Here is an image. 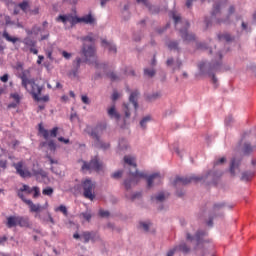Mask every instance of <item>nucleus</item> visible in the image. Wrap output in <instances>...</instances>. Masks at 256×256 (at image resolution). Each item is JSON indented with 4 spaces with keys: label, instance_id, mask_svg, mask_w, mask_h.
<instances>
[{
    "label": "nucleus",
    "instance_id": "1",
    "mask_svg": "<svg viewBox=\"0 0 256 256\" xmlns=\"http://www.w3.org/2000/svg\"><path fill=\"white\" fill-rule=\"evenodd\" d=\"M80 41H82V46L80 50V55L84 57H76L74 63V69H81V63H86V65H93L95 69H97V58L91 59L95 57V53L97 48L95 47V37H93V33L89 32L88 35L80 37Z\"/></svg>",
    "mask_w": 256,
    "mask_h": 256
},
{
    "label": "nucleus",
    "instance_id": "2",
    "mask_svg": "<svg viewBox=\"0 0 256 256\" xmlns=\"http://www.w3.org/2000/svg\"><path fill=\"white\" fill-rule=\"evenodd\" d=\"M73 13H67V14H59L56 17L57 23H63V25H67V23H70V26H68L65 29H73L76 25L84 24V25H95L96 18L93 16V13L89 12L88 14H85L83 16H79L77 14V7L72 8Z\"/></svg>",
    "mask_w": 256,
    "mask_h": 256
},
{
    "label": "nucleus",
    "instance_id": "3",
    "mask_svg": "<svg viewBox=\"0 0 256 256\" xmlns=\"http://www.w3.org/2000/svg\"><path fill=\"white\" fill-rule=\"evenodd\" d=\"M38 137H43L45 141H42L38 145V149H43L44 147H48L49 151L55 153L59 148L57 145V141L55 138L59 135V126H54L52 129H47L43 125V122H40L37 125Z\"/></svg>",
    "mask_w": 256,
    "mask_h": 256
},
{
    "label": "nucleus",
    "instance_id": "4",
    "mask_svg": "<svg viewBox=\"0 0 256 256\" xmlns=\"http://www.w3.org/2000/svg\"><path fill=\"white\" fill-rule=\"evenodd\" d=\"M221 175H223V173L219 171L213 172V170H209L205 175H201V176H190V177L177 176L174 180V185L175 187H177L178 183H181V185H189V183H199V181H207L209 177H212V183L214 185H217V181L221 179Z\"/></svg>",
    "mask_w": 256,
    "mask_h": 256
},
{
    "label": "nucleus",
    "instance_id": "5",
    "mask_svg": "<svg viewBox=\"0 0 256 256\" xmlns=\"http://www.w3.org/2000/svg\"><path fill=\"white\" fill-rule=\"evenodd\" d=\"M130 177V179L124 180V187L126 191H129V189H131V183H133V181L139 183L140 179H146L147 189H151V187H153V181H155V179H161V174L156 172L151 174L150 176H147V174L139 172V170H136L135 172H130Z\"/></svg>",
    "mask_w": 256,
    "mask_h": 256
},
{
    "label": "nucleus",
    "instance_id": "6",
    "mask_svg": "<svg viewBox=\"0 0 256 256\" xmlns=\"http://www.w3.org/2000/svg\"><path fill=\"white\" fill-rule=\"evenodd\" d=\"M93 187H95V184H93V180H91V178H86L84 181H82L81 184L74 185L73 190L75 193H81V191H83V197H85V199H90V201H93V199L97 197V194L93 192Z\"/></svg>",
    "mask_w": 256,
    "mask_h": 256
},
{
    "label": "nucleus",
    "instance_id": "7",
    "mask_svg": "<svg viewBox=\"0 0 256 256\" xmlns=\"http://www.w3.org/2000/svg\"><path fill=\"white\" fill-rule=\"evenodd\" d=\"M97 77H106V79H109L111 83H115L117 81H121V74H118L117 72L113 70H109V64L107 63H97Z\"/></svg>",
    "mask_w": 256,
    "mask_h": 256
},
{
    "label": "nucleus",
    "instance_id": "8",
    "mask_svg": "<svg viewBox=\"0 0 256 256\" xmlns=\"http://www.w3.org/2000/svg\"><path fill=\"white\" fill-rule=\"evenodd\" d=\"M219 61H212L208 64V70L207 75L208 77H211L212 83L215 87H218L219 83L217 80V77L215 76V73H221V59H223V54L221 52H218Z\"/></svg>",
    "mask_w": 256,
    "mask_h": 256
},
{
    "label": "nucleus",
    "instance_id": "9",
    "mask_svg": "<svg viewBox=\"0 0 256 256\" xmlns=\"http://www.w3.org/2000/svg\"><path fill=\"white\" fill-rule=\"evenodd\" d=\"M205 237H207V232L205 230H197L195 235H191V233H186V240L190 241V243H193L194 240H196V245L194 249L196 251H199L201 247H203V244L207 243V240H205Z\"/></svg>",
    "mask_w": 256,
    "mask_h": 256
},
{
    "label": "nucleus",
    "instance_id": "10",
    "mask_svg": "<svg viewBox=\"0 0 256 256\" xmlns=\"http://www.w3.org/2000/svg\"><path fill=\"white\" fill-rule=\"evenodd\" d=\"M227 204L225 202H218L215 203L209 213V219L207 221L208 227H212L213 225V219H217V217H223V209Z\"/></svg>",
    "mask_w": 256,
    "mask_h": 256
},
{
    "label": "nucleus",
    "instance_id": "11",
    "mask_svg": "<svg viewBox=\"0 0 256 256\" xmlns=\"http://www.w3.org/2000/svg\"><path fill=\"white\" fill-rule=\"evenodd\" d=\"M189 27H191V23H189V20H185L183 28L179 30L181 38L187 43H191V41H196L197 39L194 33L188 32Z\"/></svg>",
    "mask_w": 256,
    "mask_h": 256
},
{
    "label": "nucleus",
    "instance_id": "12",
    "mask_svg": "<svg viewBox=\"0 0 256 256\" xmlns=\"http://www.w3.org/2000/svg\"><path fill=\"white\" fill-rule=\"evenodd\" d=\"M13 167L16 170V175H20L22 179L33 177V174L29 171V168L25 167V163H23V161L13 163Z\"/></svg>",
    "mask_w": 256,
    "mask_h": 256
},
{
    "label": "nucleus",
    "instance_id": "13",
    "mask_svg": "<svg viewBox=\"0 0 256 256\" xmlns=\"http://www.w3.org/2000/svg\"><path fill=\"white\" fill-rule=\"evenodd\" d=\"M83 133L84 135H88V137H91V139L94 140L92 142V147H94V149H97V125L87 124L83 130Z\"/></svg>",
    "mask_w": 256,
    "mask_h": 256
},
{
    "label": "nucleus",
    "instance_id": "14",
    "mask_svg": "<svg viewBox=\"0 0 256 256\" xmlns=\"http://www.w3.org/2000/svg\"><path fill=\"white\" fill-rule=\"evenodd\" d=\"M82 162L81 171L83 173H85V171H97V155H95L89 162L85 160H82Z\"/></svg>",
    "mask_w": 256,
    "mask_h": 256
},
{
    "label": "nucleus",
    "instance_id": "15",
    "mask_svg": "<svg viewBox=\"0 0 256 256\" xmlns=\"http://www.w3.org/2000/svg\"><path fill=\"white\" fill-rule=\"evenodd\" d=\"M235 13V6L231 5L228 9V14L225 18H216L215 24L216 25H229L231 24V16Z\"/></svg>",
    "mask_w": 256,
    "mask_h": 256
},
{
    "label": "nucleus",
    "instance_id": "16",
    "mask_svg": "<svg viewBox=\"0 0 256 256\" xmlns=\"http://www.w3.org/2000/svg\"><path fill=\"white\" fill-rule=\"evenodd\" d=\"M169 251H172L173 255H175V253H183V255H189V253H191V246H189L185 242H182V243L174 246Z\"/></svg>",
    "mask_w": 256,
    "mask_h": 256
},
{
    "label": "nucleus",
    "instance_id": "17",
    "mask_svg": "<svg viewBox=\"0 0 256 256\" xmlns=\"http://www.w3.org/2000/svg\"><path fill=\"white\" fill-rule=\"evenodd\" d=\"M23 193H26V195H31V193H33V187L30 188L29 185L27 184H22V188H20L18 191H17V196L19 197V199H21V201L23 203H25L26 201H30L31 199H27L25 197V194Z\"/></svg>",
    "mask_w": 256,
    "mask_h": 256
},
{
    "label": "nucleus",
    "instance_id": "18",
    "mask_svg": "<svg viewBox=\"0 0 256 256\" xmlns=\"http://www.w3.org/2000/svg\"><path fill=\"white\" fill-rule=\"evenodd\" d=\"M101 48L108 51V53H113V55L117 54V45L113 41L101 39Z\"/></svg>",
    "mask_w": 256,
    "mask_h": 256
},
{
    "label": "nucleus",
    "instance_id": "19",
    "mask_svg": "<svg viewBox=\"0 0 256 256\" xmlns=\"http://www.w3.org/2000/svg\"><path fill=\"white\" fill-rule=\"evenodd\" d=\"M35 219H39L41 223H51L52 225H55V218L51 215V212L47 211L46 213H40L34 215Z\"/></svg>",
    "mask_w": 256,
    "mask_h": 256
},
{
    "label": "nucleus",
    "instance_id": "20",
    "mask_svg": "<svg viewBox=\"0 0 256 256\" xmlns=\"http://www.w3.org/2000/svg\"><path fill=\"white\" fill-rule=\"evenodd\" d=\"M26 47H30L29 51L30 53H33V55H39V49L35 48L37 47V42L29 37L24 38L22 41Z\"/></svg>",
    "mask_w": 256,
    "mask_h": 256
},
{
    "label": "nucleus",
    "instance_id": "21",
    "mask_svg": "<svg viewBox=\"0 0 256 256\" xmlns=\"http://www.w3.org/2000/svg\"><path fill=\"white\" fill-rule=\"evenodd\" d=\"M26 47H30L29 51L30 53H33V55H39V49L35 48L37 47V42L29 37L24 38L22 41Z\"/></svg>",
    "mask_w": 256,
    "mask_h": 256
},
{
    "label": "nucleus",
    "instance_id": "22",
    "mask_svg": "<svg viewBox=\"0 0 256 256\" xmlns=\"http://www.w3.org/2000/svg\"><path fill=\"white\" fill-rule=\"evenodd\" d=\"M19 215H9L6 217L5 225L8 229L19 227Z\"/></svg>",
    "mask_w": 256,
    "mask_h": 256
},
{
    "label": "nucleus",
    "instance_id": "23",
    "mask_svg": "<svg viewBox=\"0 0 256 256\" xmlns=\"http://www.w3.org/2000/svg\"><path fill=\"white\" fill-rule=\"evenodd\" d=\"M10 99H13V102H10L8 105H7V109H17V106L18 105H21V95H19V93L17 92H14V93H11L10 94Z\"/></svg>",
    "mask_w": 256,
    "mask_h": 256
},
{
    "label": "nucleus",
    "instance_id": "24",
    "mask_svg": "<svg viewBox=\"0 0 256 256\" xmlns=\"http://www.w3.org/2000/svg\"><path fill=\"white\" fill-rule=\"evenodd\" d=\"M18 227L22 229H33V222H31L29 216H19Z\"/></svg>",
    "mask_w": 256,
    "mask_h": 256
},
{
    "label": "nucleus",
    "instance_id": "25",
    "mask_svg": "<svg viewBox=\"0 0 256 256\" xmlns=\"http://www.w3.org/2000/svg\"><path fill=\"white\" fill-rule=\"evenodd\" d=\"M26 205H28L29 209H30V213H35V215H40L41 211H43L41 209V204L37 203H33V200H26V202H24Z\"/></svg>",
    "mask_w": 256,
    "mask_h": 256
},
{
    "label": "nucleus",
    "instance_id": "26",
    "mask_svg": "<svg viewBox=\"0 0 256 256\" xmlns=\"http://www.w3.org/2000/svg\"><path fill=\"white\" fill-rule=\"evenodd\" d=\"M139 90H134L130 93L129 96V103L133 104V107L135 109V111H137V109H139Z\"/></svg>",
    "mask_w": 256,
    "mask_h": 256
},
{
    "label": "nucleus",
    "instance_id": "27",
    "mask_svg": "<svg viewBox=\"0 0 256 256\" xmlns=\"http://www.w3.org/2000/svg\"><path fill=\"white\" fill-rule=\"evenodd\" d=\"M2 37L6 41H8V43H12L13 45H15V43H21V38H19L17 36H11V34H9V32H7V29H5L2 32Z\"/></svg>",
    "mask_w": 256,
    "mask_h": 256
},
{
    "label": "nucleus",
    "instance_id": "28",
    "mask_svg": "<svg viewBox=\"0 0 256 256\" xmlns=\"http://www.w3.org/2000/svg\"><path fill=\"white\" fill-rule=\"evenodd\" d=\"M221 7H223V1H221V0L214 1L212 11H211L212 18H215V17H217V15L221 14Z\"/></svg>",
    "mask_w": 256,
    "mask_h": 256
},
{
    "label": "nucleus",
    "instance_id": "29",
    "mask_svg": "<svg viewBox=\"0 0 256 256\" xmlns=\"http://www.w3.org/2000/svg\"><path fill=\"white\" fill-rule=\"evenodd\" d=\"M107 114L110 117V119H115L116 121H119V119H121V114L117 112L115 104H113L110 108L107 109Z\"/></svg>",
    "mask_w": 256,
    "mask_h": 256
},
{
    "label": "nucleus",
    "instance_id": "30",
    "mask_svg": "<svg viewBox=\"0 0 256 256\" xmlns=\"http://www.w3.org/2000/svg\"><path fill=\"white\" fill-rule=\"evenodd\" d=\"M219 41H226V43H231V41H235V36H231L229 33H219L217 35Z\"/></svg>",
    "mask_w": 256,
    "mask_h": 256
},
{
    "label": "nucleus",
    "instance_id": "31",
    "mask_svg": "<svg viewBox=\"0 0 256 256\" xmlns=\"http://www.w3.org/2000/svg\"><path fill=\"white\" fill-rule=\"evenodd\" d=\"M32 99H34L36 103H49V101H51L49 94L34 96Z\"/></svg>",
    "mask_w": 256,
    "mask_h": 256
},
{
    "label": "nucleus",
    "instance_id": "32",
    "mask_svg": "<svg viewBox=\"0 0 256 256\" xmlns=\"http://www.w3.org/2000/svg\"><path fill=\"white\" fill-rule=\"evenodd\" d=\"M167 47L168 49H170V51H177L178 53H181V48L179 47V41L177 40H171L170 42H168Z\"/></svg>",
    "mask_w": 256,
    "mask_h": 256
},
{
    "label": "nucleus",
    "instance_id": "33",
    "mask_svg": "<svg viewBox=\"0 0 256 256\" xmlns=\"http://www.w3.org/2000/svg\"><path fill=\"white\" fill-rule=\"evenodd\" d=\"M41 31H43L41 26H37L36 24L33 25L31 29H26L25 30L27 35H35V36L39 35V33H41Z\"/></svg>",
    "mask_w": 256,
    "mask_h": 256
},
{
    "label": "nucleus",
    "instance_id": "34",
    "mask_svg": "<svg viewBox=\"0 0 256 256\" xmlns=\"http://www.w3.org/2000/svg\"><path fill=\"white\" fill-rule=\"evenodd\" d=\"M32 173H33L34 177H38V175H40L42 177V179H49V174L45 170H43V168H40L38 170L33 168Z\"/></svg>",
    "mask_w": 256,
    "mask_h": 256
},
{
    "label": "nucleus",
    "instance_id": "35",
    "mask_svg": "<svg viewBox=\"0 0 256 256\" xmlns=\"http://www.w3.org/2000/svg\"><path fill=\"white\" fill-rule=\"evenodd\" d=\"M37 91H35V88H32L30 91V95L33 97H37L39 95H42L43 90L45 89V85H36Z\"/></svg>",
    "mask_w": 256,
    "mask_h": 256
},
{
    "label": "nucleus",
    "instance_id": "36",
    "mask_svg": "<svg viewBox=\"0 0 256 256\" xmlns=\"http://www.w3.org/2000/svg\"><path fill=\"white\" fill-rule=\"evenodd\" d=\"M19 9L23 11V13H27L29 9H31V4L29 3V0H23L22 2L18 3Z\"/></svg>",
    "mask_w": 256,
    "mask_h": 256
},
{
    "label": "nucleus",
    "instance_id": "37",
    "mask_svg": "<svg viewBox=\"0 0 256 256\" xmlns=\"http://www.w3.org/2000/svg\"><path fill=\"white\" fill-rule=\"evenodd\" d=\"M111 144L108 142L102 141L99 137L97 138V148L101 149L102 151H107V149H110Z\"/></svg>",
    "mask_w": 256,
    "mask_h": 256
},
{
    "label": "nucleus",
    "instance_id": "38",
    "mask_svg": "<svg viewBox=\"0 0 256 256\" xmlns=\"http://www.w3.org/2000/svg\"><path fill=\"white\" fill-rule=\"evenodd\" d=\"M27 73H31V70H25L22 72V75L20 76V78L22 79V87H24V89H27V85H29V78H27Z\"/></svg>",
    "mask_w": 256,
    "mask_h": 256
},
{
    "label": "nucleus",
    "instance_id": "39",
    "mask_svg": "<svg viewBox=\"0 0 256 256\" xmlns=\"http://www.w3.org/2000/svg\"><path fill=\"white\" fill-rule=\"evenodd\" d=\"M54 211L56 213H63L65 215V217H67L69 215V209L67 208V206L65 204H60L59 206H57Z\"/></svg>",
    "mask_w": 256,
    "mask_h": 256
},
{
    "label": "nucleus",
    "instance_id": "40",
    "mask_svg": "<svg viewBox=\"0 0 256 256\" xmlns=\"http://www.w3.org/2000/svg\"><path fill=\"white\" fill-rule=\"evenodd\" d=\"M255 177V172L245 171L242 173L241 181H251Z\"/></svg>",
    "mask_w": 256,
    "mask_h": 256
},
{
    "label": "nucleus",
    "instance_id": "41",
    "mask_svg": "<svg viewBox=\"0 0 256 256\" xmlns=\"http://www.w3.org/2000/svg\"><path fill=\"white\" fill-rule=\"evenodd\" d=\"M237 167H239V161L237 162V159L232 158L229 169V172L232 175V177H235V169H237Z\"/></svg>",
    "mask_w": 256,
    "mask_h": 256
},
{
    "label": "nucleus",
    "instance_id": "42",
    "mask_svg": "<svg viewBox=\"0 0 256 256\" xmlns=\"http://www.w3.org/2000/svg\"><path fill=\"white\" fill-rule=\"evenodd\" d=\"M152 118L151 116H145L140 120V127L141 129H143V131H145V129H147V123H151Z\"/></svg>",
    "mask_w": 256,
    "mask_h": 256
},
{
    "label": "nucleus",
    "instance_id": "43",
    "mask_svg": "<svg viewBox=\"0 0 256 256\" xmlns=\"http://www.w3.org/2000/svg\"><path fill=\"white\" fill-rule=\"evenodd\" d=\"M146 7L152 15H159L161 11V8H159L158 6L152 5L151 3H149Z\"/></svg>",
    "mask_w": 256,
    "mask_h": 256
},
{
    "label": "nucleus",
    "instance_id": "44",
    "mask_svg": "<svg viewBox=\"0 0 256 256\" xmlns=\"http://www.w3.org/2000/svg\"><path fill=\"white\" fill-rule=\"evenodd\" d=\"M151 201H157L159 203H163V201H165V193L160 192L157 195L151 196Z\"/></svg>",
    "mask_w": 256,
    "mask_h": 256
},
{
    "label": "nucleus",
    "instance_id": "45",
    "mask_svg": "<svg viewBox=\"0 0 256 256\" xmlns=\"http://www.w3.org/2000/svg\"><path fill=\"white\" fill-rule=\"evenodd\" d=\"M161 97V92H154L152 94H148L146 96V101H157V99H159Z\"/></svg>",
    "mask_w": 256,
    "mask_h": 256
},
{
    "label": "nucleus",
    "instance_id": "46",
    "mask_svg": "<svg viewBox=\"0 0 256 256\" xmlns=\"http://www.w3.org/2000/svg\"><path fill=\"white\" fill-rule=\"evenodd\" d=\"M82 237L84 239V243H89V241H95V237H93V235H91V232L89 231L83 232Z\"/></svg>",
    "mask_w": 256,
    "mask_h": 256
},
{
    "label": "nucleus",
    "instance_id": "47",
    "mask_svg": "<svg viewBox=\"0 0 256 256\" xmlns=\"http://www.w3.org/2000/svg\"><path fill=\"white\" fill-rule=\"evenodd\" d=\"M53 193H55V189L51 186H47L42 190V195H46L47 197H52Z\"/></svg>",
    "mask_w": 256,
    "mask_h": 256
},
{
    "label": "nucleus",
    "instance_id": "48",
    "mask_svg": "<svg viewBox=\"0 0 256 256\" xmlns=\"http://www.w3.org/2000/svg\"><path fill=\"white\" fill-rule=\"evenodd\" d=\"M128 147H129V144H127V140H125L124 138L119 140L118 149H120V151H125L128 149Z\"/></svg>",
    "mask_w": 256,
    "mask_h": 256
},
{
    "label": "nucleus",
    "instance_id": "49",
    "mask_svg": "<svg viewBox=\"0 0 256 256\" xmlns=\"http://www.w3.org/2000/svg\"><path fill=\"white\" fill-rule=\"evenodd\" d=\"M32 193L33 199H39V197H41V188H39V186H33Z\"/></svg>",
    "mask_w": 256,
    "mask_h": 256
},
{
    "label": "nucleus",
    "instance_id": "50",
    "mask_svg": "<svg viewBox=\"0 0 256 256\" xmlns=\"http://www.w3.org/2000/svg\"><path fill=\"white\" fill-rule=\"evenodd\" d=\"M46 57L47 59H50L51 61H55V58L53 57V45L51 44L46 50Z\"/></svg>",
    "mask_w": 256,
    "mask_h": 256
},
{
    "label": "nucleus",
    "instance_id": "51",
    "mask_svg": "<svg viewBox=\"0 0 256 256\" xmlns=\"http://www.w3.org/2000/svg\"><path fill=\"white\" fill-rule=\"evenodd\" d=\"M170 17H172V19L174 20L175 27H177L178 23H181V16L177 15L175 11L170 12Z\"/></svg>",
    "mask_w": 256,
    "mask_h": 256
},
{
    "label": "nucleus",
    "instance_id": "52",
    "mask_svg": "<svg viewBox=\"0 0 256 256\" xmlns=\"http://www.w3.org/2000/svg\"><path fill=\"white\" fill-rule=\"evenodd\" d=\"M143 73L145 77H155L156 71L153 68H144Z\"/></svg>",
    "mask_w": 256,
    "mask_h": 256
},
{
    "label": "nucleus",
    "instance_id": "53",
    "mask_svg": "<svg viewBox=\"0 0 256 256\" xmlns=\"http://www.w3.org/2000/svg\"><path fill=\"white\" fill-rule=\"evenodd\" d=\"M233 123H235V119H233L232 115H228L224 120V124L226 127H232Z\"/></svg>",
    "mask_w": 256,
    "mask_h": 256
},
{
    "label": "nucleus",
    "instance_id": "54",
    "mask_svg": "<svg viewBox=\"0 0 256 256\" xmlns=\"http://www.w3.org/2000/svg\"><path fill=\"white\" fill-rule=\"evenodd\" d=\"M123 111L126 119L131 117V110L129 109V103H123Z\"/></svg>",
    "mask_w": 256,
    "mask_h": 256
},
{
    "label": "nucleus",
    "instance_id": "55",
    "mask_svg": "<svg viewBox=\"0 0 256 256\" xmlns=\"http://www.w3.org/2000/svg\"><path fill=\"white\" fill-rule=\"evenodd\" d=\"M124 162L132 167H137V163H135V159L133 157L124 156Z\"/></svg>",
    "mask_w": 256,
    "mask_h": 256
},
{
    "label": "nucleus",
    "instance_id": "56",
    "mask_svg": "<svg viewBox=\"0 0 256 256\" xmlns=\"http://www.w3.org/2000/svg\"><path fill=\"white\" fill-rule=\"evenodd\" d=\"M45 159H48L50 165H57L59 163L58 160H55V159H53V157H51V154H49V151H47V150H46Z\"/></svg>",
    "mask_w": 256,
    "mask_h": 256
},
{
    "label": "nucleus",
    "instance_id": "57",
    "mask_svg": "<svg viewBox=\"0 0 256 256\" xmlns=\"http://www.w3.org/2000/svg\"><path fill=\"white\" fill-rule=\"evenodd\" d=\"M81 101L84 105H91V99L87 94H82L81 95Z\"/></svg>",
    "mask_w": 256,
    "mask_h": 256
},
{
    "label": "nucleus",
    "instance_id": "58",
    "mask_svg": "<svg viewBox=\"0 0 256 256\" xmlns=\"http://www.w3.org/2000/svg\"><path fill=\"white\" fill-rule=\"evenodd\" d=\"M241 29H242V31H245L246 33H251V26H249V24L246 23L245 21H242Z\"/></svg>",
    "mask_w": 256,
    "mask_h": 256
},
{
    "label": "nucleus",
    "instance_id": "59",
    "mask_svg": "<svg viewBox=\"0 0 256 256\" xmlns=\"http://www.w3.org/2000/svg\"><path fill=\"white\" fill-rule=\"evenodd\" d=\"M4 19L6 27H9V25H15V21L11 20V16L5 15Z\"/></svg>",
    "mask_w": 256,
    "mask_h": 256
},
{
    "label": "nucleus",
    "instance_id": "60",
    "mask_svg": "<svg viewBox=\"0 0 256 256\" xmlns=\"http://www.w3.org/2000/svg\"><path fill=\"white\" fill-rule=\"evenodd\" d=\"M58 141L59 143H63L64 145H71V140L63 136L58 137Z\"/></svg>",
    "mask_w": 256,
    "mask_h": 256
},
{
    "label": "nucleus",
    "instance_id": "61",
    "mask_svg": "<svg viewBox=\"0 0 256 256\" xmlns=\"http://www.w3.org/2000/svg\"><path fill=\"white\" fill-rule=\"evenodd\" d=\"M227 162V158L222 157L216 161H214V168L217 167V165H223V163Z\"/></svg>",
    "mask_w": 256,
    "mask_h": 256
},
{
    "label": "nucleus",
    "instance_id": "62",
    "mask_svg": "<svg viewBox=\"0 0 256 256\" xmlns=\"http://www.w3.org/2000/svg\"><path fill=\"white\" fill-rule=\"evenodd\" d=\"M81 216L83 217V219H85V221H91V218L93 217V215H91V213L88 212H82Z\"/></svg>",
    "mask_w": 256,
    "mask_h": 256
},
{
    "label": "nucleus",
    "instance_id": "63",
    "mask_svg": "<svg viewBox=\"0 0 256 256\" xmlns=\"http://www.w3.org/2000/svg\"><path fill=\"white\" fill-rule=\"evenodd\" d=\"M0 81H1L2 83H8V81H9V74H8V73H5V74H3L2 76H0Z\"/></svg>",
    "mask_w": 256,
    "mask_h": 256
},
{
    "label": "nucleus",
    "instance_id": "64",
    "mask_svg": "<svg viewBox=\"0 0 256 256\" xmlns=\"http://www.w3.org/2000/svg\"><path fill=\"white\" fill-rule=\"evenodd\" d=\"M72 55L73 54H71L70 52H67V50L62 51V57H64V59H66V60L71 59Z\"/></svg>",
    "mask_w": 256,
    "mask_h": 256
}]
</instances>
